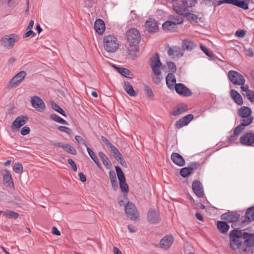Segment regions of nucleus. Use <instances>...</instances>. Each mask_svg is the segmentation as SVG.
Wrapping results in <instances>:
<instances>
[{"label":"nucleus","mask_w":254,"mask_h":254,"mask_svg":"<svg viewBox=\"0 0 254 254\" xmlns=\"http://www.w3.org/2000/svg\"><path fill=\"white\" fill-rule=\"evenodd\" d=\"M243 240L247 247L254 246V234L243 232L239 229H234L230 232V247L233 250L240 249Z\"/></svg>","instance_id":"obj_1"},{"label":"nucleus","mask_w":254,"mask_h":254,"mask_svg":"<svg viewBox=\"0 0 254 254\" xmlns=\"http://www.w3.org/2000/svg\"><path fill=\"white\" fill-rule=\"evenodd\" d=\"M149 65L152 68L153 73L156 76L153 78V81L154 83L158 84L161 82L163 77L161 75V71L162 63L157 53H156L154 55L150 58Z\"/></svg>","instance_id":"obj_2"},{"label":"nucleus","mask_w":254,"mask_h":254,"mask_svg":"<svg viewBox=\"0 0 254 254\" xmlns=\"http://www.w3.org/2000/svg\"><path fill=\"white\" fill-rule=\"evenodd\" d=\"M103 45L105 50L109 53L116 52L119 47V42L114 35H108L104 37Z\"/></svg>","instance_id":"obj_3"},{"label":"nucleus","mask_w":254,"mask_h":254,"mask_svg":"<svg viewBox=\"0 0 254 254\" xmlns=\"http://www.w3.org/2000/svg\"><path fill=\"white\" fill-rule=\"evenodd\" d=\"M240 214L236 212L228 211L223 214L221 216L222 220L226 221L228 223H231V227L234 229H239L238 227L241 225L240 222Z\"/></svg>","instance_id":"obj_4"},{"label":"nucleus","mask_w":254,"mask_h":254,"mask_svg":"<svg viewBox=\"0 0 254 254\" xmlns=\"http://www.w3.org/2000/svg\"><path fill=\"white\" fill-rule=\"evenodd\" d=\"M127 43L128 45H137L141 39L140 34L136 28H130L126 33Z\"/></svg>","instance_id":"obj_5"},{"label":"nucleus","mask_w":254,"mask_h":254,"mask_svg":"<svg viewBox=\"0 0 254 254\" xmlns=\"http://www.w3.org/2000/svg\"><path fill=\"white\" fill-rule=\"evenodd\" d=\"M19 39L18 35L15 34H11L6 35L3 37L0 41L1 46L6 49H12L16 42Z\"/></svg>","instance_id":"obj_6"},{"label":"nucleus","mask_w":254,"mask_h":254,"mask_svg":"<svg viewBox=\"0 0 254 254\" xmlns=\"http://www.w3.org/2000/svg\"><path fill=\"white\" fill-rule=\"evenodd\" d=\"M197 0H182V3L173 4V8L177 13H183L188 10V8L194 6Z\"/></svg>","instance_id":"obj_7"},{"label":"nucleus","mask_w":254,"mask_h":254,"mask_svg":"<svg viewBox=\"0 0 254 254\" xmlns=\"http://www.w3.org/2000/svg\"><path fill=\"white\" fill-rule=\"evenodd\" d=\"M228 77L229 80L234 85L245 84L246 80L244 76L237 71L233 70L229 71Z\"/></svg>","instance_id":"obj_8"},{"label":"nucleus","mask_w":254,"mask_h":254,"mask_svg":"<svg viewBox=\"0 0 254 254\" xmlns=\"http://www.w3.org/2000/svg\"><path fill=\"white\" fill-rule=\"evenodd\" d=\"M125 213L127 217L132 220H136L138 217V213L135 204L130 201L125 206Z\"/></svg>","instance_id":"obj_9"},{"label":"nucleus","mask_w":254,"mask_h":254,"mask_svg":"<svg viewBox=\"0 0 254 254\" xmlns=\"http://www.w3.org/2000/svg\"><path fill=\"white\" fill-rule=\"evenodd\" d=\"M26 76L25 71H21L17 73L8 83L7 87L11 89L17 86L24 80Z\"/></svg>","instance_id":"obj_10"},{"label":"nucleus","mask_w":254,"mask_h":254,"mask_svg":"<svg viewBox=\"0 0 254 254\" xmlns=\"http://www.w3.org/2000/svg\"><path fill=\"white\" fill-rule=\"evenodd\" d=\"M250 0H221L219 1L218 4L223 3H230L237 6L244 10L249 9V4Z\"/></svg>","instance_id":"obj_11"},{"label":"nucleus","mask_w":254,"mask_h":254,"mask_svg":"<svg viewBox=\"0 0 254 254\" xmlns=\"http://www.w3.org/2000/svg\"><path fill=\"white\" fill-rule=\"evenodd\" d=\"M174 89L179 95L184 97L190 96L192 94L191 90L183 83L175 84Z\"/></svg>","instance_id":"obj_12"},{"label":"nucleus","mask_w":254,"mask_h":254,"mask_svg":"<svg viewBox=\"0 0 254 254\" xmlns=\"http://www.w3.org/2000/svg\"><path fill=\"white\" fill-rule=\"evenodd\" d=\"M147 218V220L151 224L158 223L161 220L159 211L152 208L149 209Z\"/></svg>","instance_id":"obj_13"},{"label":"nucleus","mask_w":254,"mask_h":254,"mask_svg":"<svg viewBox=\"0 0 254 254\" xmlns=\"http://www.w3.org/2000/svg\"><path fill=\"white\" fill-rule=\"evenodd\" d=\"M192 189L193 192L199 198H202L204 195L202 184L199 181L194 180L192 184Z\"/></svg>","instance_id":"obj_14"},{"label":"nucleus","mask_w":254,"mask_h":254,"mask_svg":"<svg viewBox=\"0 0 254 254\" xmlns=\"http://www.w3.org/2000/svg\"><path fill=\"white\" fill-rule=\"evenodd\" d=\"M240 142L243 145L250 146L254 143V133L247 132L240 138Z\"/></svg>","instance_id":"obj_15"},{"label":"nucleus","mask_w":254,"mask_h":254,"mask_svg":"<svg viewBox=\"0 0 254 254\" xmlns=\"http://www.w3.org/2000/svg\"><path fill=\"white\" fill-rule=\"evenodd\" d=\"M27 120L28 118L26 116H21L17 117L11 125V130L13 131L17 130L26 123Z\"/></svg>","instance_id":"obj_16"},{"label":"nucleus","mask_w":254,"mask_h":254,"mask_svg":"<svg viewBox=\"0 0 254 254\" xmlns=\"http://www.w3.org/2000/svg\"><path fill=\"white\" fill-rule=\"evenodd\" d=\"M174 239L172 235H168L164 237L160 242V247L164 250H167L172 245Z\"/></svg>","instance_id":"obj_17"},{"label":"nucleus","mask_w":254,"mask_h":254,"mask_svg":"<svg viewBox=\"0 0 254 254\" xmlns=\"http://www.w3.org/2000/svg\"><path fill=\"white\" fill-rule=\"evenodd\" d=\"M31 103L32 107L39 111L44 110L45 108V105L43 100L37 96L31 98Z\"/></svg>","instance_id":"obj_18"},{"label":"nucleus","mask_w":254,"mask_h":254,"mask_svg":"<svg viewBox=\"0 0 254 254\" xmlns=\"http://www.w3.org/2000/svg\"><path fill=\"white\" fill-rule=\"evenodd\" d=\"M171 159L173 162L178 166L182 167L185 164L184 157L178 153L173 152L171 154Z\"/></svg>","instance_id":"obj_19"},{"label":"nucleus","mask_w":254,"mask_h":254,"mask_svg":"<svg viewBox=\"0 0 254 254\" xmlns=\"http://www.w3.org/2000/svg\"><path fill=\"white\" fill-rule=\"evenodd\" d=\"M230 96L234 102L238 105L241 106L243 104V99L241 94L235 89H231Z\"/></svg>","instance_id":"obj_20"},{"label":"nucleus","mask_w":254,"mask_h":254,"mask_svg":"<svg viewBox=\"0 0 254 254\" xmlns=\"http://www.w3.org/2000/svg\"><path fill=\"white\" fill-rule=\"evenodd\" d=\"M145 27L149 32H155L158 30V25L155 20L149 18L145 22Z\"/></svg>","instance_id":"obj_21"},{"label":"nucleus","mask_w":254,"mask_h":254,"mask_svg":"<svg viewBox=\"0 0 254 254\" xmlns=\"http://www.w3.org/2000/svg\"><path fill=\"white\" fill-rule=\"evenodd\" d=\"M94 29L98 34L99 35L102 34L105 29L104 21L101 19H97L94 23Z\"/></svg>","instance_id":"obj_22"},{"label":"nucleus","mask_w":254,"mask_h":254,"mask_svg":"<svg viewBox=\"0 0 254 254\" xmlns=\"http://www.w3.org/2000/svg\"><path fill=\"white\" fill-rule=\"evenodd\" d=\"M98 155L106 168L107 169H111L113 166L109 157L102 151H99Z\"/></svg>","instance_id":"obj_23"},{"label":"nucleus","mask_w":254,"mask_h":254,"mask_svg":"<svg viewBox=\"0 0 254 254\" xmlns=\"http://www.w3.org/2000/svg\"><path fill=\"white\" fill-rule=\"evenodd\" d=\"M166 82L169 89L172 90L174 88V85L176 84V79L174 73H169L167 75L166 77Z\"/></svg>","instance_id":"obj_24"},{"label":"nucleus","mask_w":254,"mask_h":254,"mask_svg":"<svg viewBox=\"0 0 254 254\" xmlns=\"http://www.w3.org/2000/svg\"><path fill=\"white\" fill-rule=\"evenodd\" d=\"M123 88L125 91L130 96L135 97L137 95V92L133 89L131 83L128 81H125L123 83Z\"/></svg>","instance_id":"obj_25"},{"label":"nucleus","mask_w":254,"mask_h":254,"mask_svg":"<svg viewBox=\"0 0 254 254\" xmlns=\"http://www.w3.org/2000/svg\"><path fill=\"white\" fill-rule=\"evenodd\" d=\"M197 45L190 39H184L182 42L183 50L190 51L194 49Z\"/></svg>","instance_id":"obj_26"},{"label":"nucleus","mask_w":254,"mask_h":254,"mask_svg":"<svg viewBox=\"0 0 254 254\" xmlns=\"http://www.w3.org/2000/svg\"><path fill=\"white\" fill-rule=\"evenodd\" d=\"M3 184L7 186H13L14 183L12 181L11 175L10 172L7 170H4L3 171Z\"/></svg>","instance_id":"obj_27"},{"label":"nucleus","mask_w":254,"mask_h":254,"mask_svg":"<svg viewBox=\"0 0 254 254\" xmlns=\"http://www.w3.org/2000/svg\"><path fill=\"white\" fill-rule=\"evenodd\" d=\"M252 110L247 106L241 107L238 110V115L242 118H247L251 117Z\"/></svg>","instance_id":"obj_28"},{"label":"nucleus","mask_w":254,"mask_h":254,"mask_svg":"<svg viewBox=\"0 0 254 254\" xmlns=\"http://www.w3.org/2000/svg\"><path fill=\"white\" fill-rule=\"evenodd\" d=\"M162 28L164 30L174 32L176 31L177 25L172 21L169 20L163 23Z\"/></svg>","instance_id":"obj_29"},{"label":"nucleus","mask_w":254,"mask_h":254,"mask_svg":"<svg viewBox=\"0 0 254 254\" xmlns=\"http://www.w3.org/2000/svg\"><path fill=\"white\" fill-rule=\"evenodd\" d=\"M217 227L219 232L221 233L225 234L228 232L230 227L226 221H218Z\"/></svg>","instance_id":"obj_30"},{"label":"nucleus","mask_w":254,"mask_h":254,"mask_svg":"<svg viewBox=\"0 0 254 254\" xmlns=\"http://www.w3.org/2000/svg\"><path fill=\"white\" fill-rule=\"evenodd\" d=\"M115 67L117 70L123 76L128 78H133V74L128 69L124 67Z\"/></svg>","instance_id":"obj_31"},{"label":"nucleus","mask_w":254,"mask_h":254,"mask_svg":"<svg viewBox=\"0 0 254 254\" xmlns=\"http://www.w3.org/2000/svg\"><path fill=\"white\" fill-rule=\"evenodd\" d=\"M245 220L251 222L254 220V206L249 207L245 214Z\"/></svg>","instance_id":"obj_32"},{"label":"nucleus","mask_w":254,"mask_h":254,"mask_svg":"<svg viewBox=\"0 0 254 254\" xmlns=\"http://www.w3.org/2000/svg\"><path fill=\"white\" fill-rule=\"evenodd\" d=\"M188 110V106L186 104H184L181 106H178L174 109L172 112V114L174 116H179L187 112Z\"/></svg>","instance_id":"obj_33"},{"label":"nucleus","mask_w":254,"mask_h":254,"mask_svg":"<svg viewBox=\"0 0 254 254\" xmlns=\"http://www.w3.org/2000/svg\"><path fill=\"white\" fill-rule=\"evenodd\" d=\"M182 15H170L168 17L169 20L172 21L173 22L176 23V25H179L183 23L184 19Z\"/></svg>","instance_id":"obj_34"},{"label":"nucleus","mask_w":254,"mask_h":254,"mask_svg":"<svg viewBox=\"0 0 254 254\" xmlns=\"http://www.w3.org/2000/svg\"><path fill=\"white\" fill-rule=\"evenodd\" d=\"M178 14L183 15L186 17H188V19L189 20H191L195 22L196 23H198V17L196 14L194 13H190L189 12V10L184 12L183 13H178Z\"/></svg>","instance_id":"obj_35"},{"label":"nucleus","mask_w":254,"mask_h":254,"mask_svg":"<svg viewBox=\"0 0 254 254\" xmlns=\"http://www.w3.org/2000/svg\"><path fill=\"white\" fill-rule=\"evenodd\" d=\"M127 51V56L128 57V58H133L135 57L136 56V53L137 52L136 45H128Z\"/></svg>","instance_id":"obj_36"},{"label":"nucleus","mask_w":254,"mask_h":254,"mask_svg":"<svg viewBox=\"0 0 254 254\" xmlns=\"http://www.w3.org/2000/svg\"><path fill=\"white\" fill-rule=\"evenodd\" d=\"M115 169L119 183L126 182L125 176L121 168L119 166H115Z\"/></svg>","instance_id":"obj_37"},{"label":"nucleus","mask_w":254,"mask_h":254,"mask_svg":"<svg viewBox=\"0 0 254 254\" xmlns=\"http://www.w3.org/2000/svg\"><path fill=\"white\" fill-rule=\"evenodd\" d=\"M3 215L6 218H9L13 219H17L19 216L18 213L10 210H7L4 212Z\"/></svg>","instance_id":"obj_38"},{"label":"nucleus","mask_w":254,"mask_h":254,"mask_svg":"<svg viewBox=\"0 0 254 254\" xmlns=\"http://www.w3.org/2000/svg\"><path fill=\"white\" fill-rule=\"evenodd\" d=\"M192 173V169H189L188 167L182 168L180 172L181 176L183 178L188 177Z\"/></svg>","instance_id":"obj_39"},{"label":"nucleus","mask_w":254,"mask_h":254,"mask_svg":"<svg viewBox=\"0 0 254 254\" xmlns=\"http://www.w3.org/2000/svg\"><path fill=\"white\" fill-rule=\"evenodd\" d=\"M253 120L254 118L253 117H248L247 118H243V119L241 120V123L240 124L245 128L246 127L251 124L253 123Z\"/></svg>","instance_id":"obj_40"},{"label":"nucleus","mask_w":254,"mask_h":254,"mask_svg":"<svg viewBox=\"0 0 254 254\" xmlns=\"http://www.w3.org/2000/svg\"><path fill=\"white\" fill-rule=\"evenodd\" d=\"M200 48L201 50L207 55L208 57L212 59H214L215 57L214 54H213L211 52L209 51L208 48L203 45L202 44L200 45Z\"/></svg>","instance_id":"obj_41"},{"label":"nucleus","mask_w":254,"mask_h":254,"mask_svg":"<svg viewBox=\"0 0 254 254\" xmlns=\"http://www.w3.org/2000/svg\"><path fill=\"white\" fill-rule=\"evenodd\" d=\"M64 151L72 155H76L77 153L75 148L68 144H64Z\"/></svg>","instance_id":"obj_42"},{"label":"nucleus","mask_w":254,"mask_h":254,"mask_svg":"<svg viewBox=\"0 0 254 254\" xmlns=\"http://www.w3.org/2000/svg\"><path fill=\"white\" fill-rule=\"evenodd\" d=\"M166 65L169 70L170 73H174L177 70V67L175 64L172 62L169 61L166 62Z\"/></svg>","instance_id":"obj_43"},{"label":"nucleus","mask_w":254,"mask_h":254,"mask_svg":"<svg viewBox=\"0 0 254 254\" xmlns=\"http://www.w3.org/2000/svg\"><path fill=\"white\" fill-rule=\"evenodd\" d=\"M14 172L17 174L21 173L23 171V167L20 163H15L13 168Z\"/></svg>","instance_id":"obj_44"},{"label":"nucleus","mask_w":254,"mask_h":254,"mask_svg":"<svg viewBox=\"0 0 254 254\" xmlns=\"http://www.w3.org/2000/svg\"><path fill=\"white\" fill-rule=\"evenodd\" d=\"M144 89L145 94L150 99H153L154 95L151 88L149 86L146 85L144 86Z\"/></svg>","instance_id":"obj_45"},{"label":"nucleus","mask_w":254,"mask_h":254,"mask_svg":"<svg viewBox=\"0 0 254 254\" xmlns=\"http://www.w3.org/2000/svg\"><path fill=\"white\" fill-rule=\"evenodd\" d=\"M109 148L111 149V152L113 153V155L115 158H117L119 155H121V153L114 145L112 144Z\"/></svg>","instance_id":"obj_46"},{"label":"nucleus","mask_w":254,"mask_h":254,"mask_svg":"<svg viewBox=\"0 0 254 254\" xmlns=\"http://www.w3.org/2000/svg\"><path fill=\"white\" fill-rule=\"evenodd\" d=\"M75 139L79 145H82L86 146V147H88L86 140L84 139H83L81 136L76 135L75 136Z\"/></svg>","instance_id":"obj_47"},{"label":"nucleus","mask_w":254,"mask_h":254,"mask_svg":"<svg viewBox=\"0 0 254 254\" xmlns=\"http://www.w3.org/2000/svg\"><path fill=\"white\" fill-rule=\"evenodd\" d=\"M119 184H120V187L121 191L123 193H127L129 190L128 185L126 183V182H121V183H119Z\"/></svg>","instance_id":"obj_48"},{"label":"nucleus","mask_w":254,"mask_h":254,"mask_svg":"<svg viewBox=\"0 0 254 254\" xmlns=\"http://www.w3.org/2000/svg\"><path fill=\"white\" fill-rule=\"evenodd\" d=\"M183 51L181 48L175 46L174 49V57H181L183 56Z\"/></svg>","instance_id":"obj_49"},{"label":"nucleus","mask_w":254,"mask_h":254,"mask_svg":"<svg viewBox=\"0 0 254 254\" xmlns=\"http://www.w3.org/2000/svg\"><path fill=\"white\" fill-rule=\"evenodd\" d=\"M50 118L51 120L57 123L61 124L64 123V120L56 114H51Z\"/></svg>","instance_id":"obj_50"},{"label":"nucleus","mask_w":254,"mask_h":254,"mask_svg":"<svg viewBox=\"0 0 254 254\" xmlns=\"http://www.w3.org/2000/svg\"><path fill=\"white\" fill-rule=\"evenodd\" d=\"M51 104L52 106V108L58 112L60 113L62 115H64V111L62 108H61L57 104H56L53 101L51 102Z\"/></svg>","instance_id":"obj_51"},{"label":"nucleus","mask_w":254,"mask_h":254,"mask_svg":"<svg viewBox=\"0 0 254 254\" xmlns=\"http://www.w3.org/2000/svg\"><path fill=\"white\" fill-rule=\"evenodd\" d=\"M200 166V163L197 162H190L188 166L189 169H192V172L193 170L197 169Z\"/></svg>","instance_id":"obj_52"},{"label":"nucleus","mask_w":254,"mask_h":254,"mask_svg":"<svg viewBox=\"0 0 254 254\" xmlns=\"http://www.w3.org/2000/svg\"><path fill=\"white\" fill-rule=\"evenodd\" d=\"M185 126H187V125L185 124L183 118H181L179 121H177L175 124V127L178 129H180Z\"/></svg>","instance_id":"obj_53"},{"label":"nucleus","mask_w":254,"mask_h":254,"mask_svg":"<svg viewBox=\"0 0 254 254\" xmlns=\"http://www.w3.org/2000/svg\"><path fill=\"white\" fill-rule=\"evenodd\" d=\"M116 159L120 163L122 166L125 167H127V164L125 159L122 157V154L119 155L117 158H116Z\"/></svg>","instance_id":"obj_54"},{"label":"nucleus","mask_w":254,"mask_h":254,"mask_svg":"<svg viewBox=\"0 0 254 254\" xmlns=\"http://www.w3.org/2000/svg\"><path fill=\"white\" fill-rule=\"evenodd\" d=\"M245 129V127L241 126V124L238 125L237 127H235L234 130V132L235 134H237V135H239L242 131H243Z\"/></svg>","instance_id":"obj_55"},{"label":"nucleus","mask_w":254,"mask_h":254,"mask_svg":"<svg viewBox=\"0 0 254 254\" xmlns=\"http://www.w3.org/2000/svg\"><path fill=\"white\" fill-rule=\"evenodd\" d=\"M246 96L247 98L251 102H254V91L253 90L249 91L248 92L246 93Z\"/></svg>","instance_id":"obj_56"},{"label":"nucleus","mask_w":254,"mask_h":254,"mask_svg":"<svg viewBox=\"0 0 254 254\" xmlns=\"http://www.w3.org/2000/svg\"><path fill=\"white\" fill-rule=\"evenodd\" d=\"M193 117L194 116L192 114H189L182 118L185 124L187 125L193 119Z\"/></svg>","instance_id":"obj_57"},{"label":"nucleus","mask_w":254,"mask_h":254,"mask_svg":"<svg viewBox=\"0 0 254 254\" xmlns=\"http://www.w3.org/2000/svg\"><path fill=\"white\" fill-rule=\"evenodd\" d=\"M246 35V31L244 30H238L235 32V36L239 38H243Z\"/></svg>","instance_id":"obj_58"},{"label":"nucleus","mask_w":254,"mask_h":254,"mask_svg":"<svg viewBox=\"0 0 254 254\" xmlns=\"http://www.w3.org/2000/svg\"><path fill=\"white\" fill-rule=\"evenodd\" d=\"M67 162L68 164L71 166V168L72 169L74 172H76L77 168L76 164L71 159H68Z\"/></svg>","instance_id":"obj_59"},{"label":"nucleus","mask_w":254,"mask_h":254,"mask_svg":"<svg viewBox=\"0 0 254 254\" xmlns=\"http://www.w3.org/2000/svg\"><path fill=\"white\" fill-rule=\"evenodd\" d=\"M27 30L28 31L26 33H25L23 35V37L24 38H27L30 36H31L32 37H34L35 36L36 34L33 32V31L32 30V29Z\"/></svg>","instance_id":"obj_60"},{"label":"nucleus","mask_w":254,"mask_h":254,"mask_svg":"<svg viewBox=\"0 0 254 254\" xmlns=\"http://www.w3.org/2000/svg\"><path fill=\"white\" fill-rule=\"evenodd\" d=\"M30 129L28 127H24L21 130V134L23 135H26L30 133Z\"/></svg>","instance_id":"obj_61"},{"label":"nucleus","mask_w":254,"mask_h":254,"mask_svg":"<svg viewBox=\"0 0 254 254\" xmlns=\"http://www.w3.org/2000/svg\"><path fill=\"white\" fill-rule=\"evenodd\" d=\"M101 140L104 143V144L108 147H110L112 144L110 141L104 136H101Z\"/></svg>","instance_id":"obj_62"},{"label":"nucleus","mask_w":254,"mask_h":254,"mask_svg":"<svg viewBox=\"0 0 254 254\" xmlns=\"http://www.w3.org/2000/svg\"><path fill=\"white\" fill-rule=\"evenodd\" d=\"M109 178L110 181H113L114 180H117L116 175L114 170H111L109 172Z\"/></svg>","instance_id":"obj_63"},{"label":"nucleus","mask_w":254,"mask_h":254,"mask_svg":"<svg viewBox=\"0 0 254 254\" xmlns=\"http://www.w3.org/2000/svg\"><path fill=\"white\" fill-rule=\"evenodd\" d=\"M237 134H235L234 132H233V134L231 135L228 139V142L230 143H231L237 139Z\"/></svg>","instance_id":"obj_64"}]
</instances>
